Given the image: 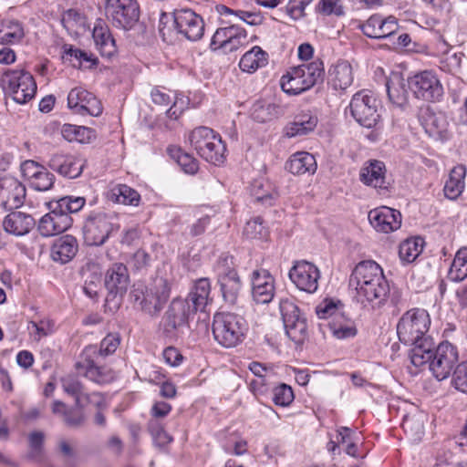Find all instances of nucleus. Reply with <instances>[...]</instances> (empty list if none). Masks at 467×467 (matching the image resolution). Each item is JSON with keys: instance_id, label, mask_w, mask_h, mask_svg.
<instances>
[{"instance_id": "f257e3e1", "label": "nucleus", "mask_w": 467, "mask_h": 467, "mask_svg": "<svg viewBox=\"0 0 467 467\" xmlns=\"http://www.w3.org/2000/svg\"><path fill=\"white\" fill-rule=\"evenodd\" d=\"M430 326V315L422 308H412L406 311L397 324L400 341L412 347L410 359L416 367L426 364L432 356L434 342L427 335Z\"/></svg>"}, {"instance_id": "f03ea898", "label": "nucleus", "mask_w": 467, "mask_h": 467, "mask_svg": "<svg viewBox=\"0 0 467 467\" xmlns=\"http://www.w3.org/2000/svg\"><path fill=\"white\" fill-rule=\"evenodd\" d=\"M349 286L356 291V300L368 309L384 306L389 292L382 268L371 260L355 266L349 276Z\"/></svg>"}, {"instance_id": "7ed1b4c3", "label": "nucleus", "mask_w": 467, "mask_h": 467, "mask_svg": "<svg viewBox=\"0 0 467 467\" xmlns=\"http://www.w3.org/2000/svg\"><path fill=\"white\" fill-rule=\"evenodd\" d=\"M212 301L210 280L199 278L185 299L174 298L171 301L164 317L165 332L171 334L186 325L198 311L204 312Z\"/></svg>"}, {"instance_id": "20e7f679", "label": "nucleus", "mask_w": 467, "mask_h": 467, "mask_svg": "<svg viewBox=\"0 0 467 467\" xmlns=\"http://www.w3.org/2000/svg\"><path fill=\"white\" fill-rule=\"evenodd\" d=\"M247 331L248 324L240 315L220 312L213 316V337L223 348H234L242 343Z\"/></svg>"}, {"instance_id": "39448f33", "label": "nucleus", "mask_w": 467, "mask_h": 467, "mask_svg": "<svg viewBox=\"0 0 467 467\" xmlns=\"http://www.w3.org/2000/svg\"><path fill=\"white\" fill-rule=\"evenodd\" d=\"M119 229V218L115 213L92 212L87 217L83 234L88 245L103 244L109 235Z\"/></svg>"}, {"instance_id": "423d86ee", "label": "nucleus", "mask_w": 467, "mask_h": 467, "mask_svg": "<svg viewBox=\"0 0 467 467\" xmlns=\"http://www.w3.org/2000/svg\"><path fill=\"white\" fill-rule=\"evenodd\" d=\"M192 147L206 161L220 165L224 161L225 145L208 127L194 129L189 135Z\"/></svg>"}, {"instance_id": "0eeeda50", "label": "nucleus", "mask_w": 467, "mask_h": 467, "mask_svg": "<svg viewBox=\"0 0 467 467\" xmlns=\"http://www.w3.org/2000/svg\"><path fill=\"white\" fill-rule=\"evenodd\" d=\"M2 87L17 104H26L34 99L36 84L33 76L23 69L7 70L2 76Z\"/></svg>"}, {"instance_id": "6e6552de", "label": "nucleus", "mask_w": 467, "mask_h": 467, "mask_svg": "<svg viewBox=\"0 0 467 467\" xmlns=\"http://www.w3.org/2000/svg\"><path fill=\"white\" fill-rule=\"evenodd\" d=\"M279 311L287 337L296 344L302 343L306 337L307 325L295 300L291 297L281 298Z\"/></svg>"}, {"instance_id": "1a4fd4ad", "label": "nucleus", "mask_w": 467, "mask_h": 467, "mask_svg": "<svg viewBox=\"0 0 467 467\" xmlns=\"http://www.w3.org/2000/svg\"><path fill=\"white\" fill-rule=\"evenodd\" d=\"M105 15L118 28L130 30L139 21L140 8L136 0H106Z\"/></svg>"}, {"instance_id": "9d476101", "label": "nucleus", "mask_w": 467, "mask_h": 467, "mask_svg": "<svg viewBox=\"0 0 467 467\" xmlns=\"http://www.w3.org/2000/svg\"><path fill=\"white\" fill-rule=\"evenodd\" d=\"M214 270L223 301L229 306L235 305L241 290V281L233 266V258L227 255L221 256Z\"/></svg>"}, {"instance_id": "9b49d317", "label": "nucleus", "mask_w": 467, "mask_h": 467, "mask_svg": "<svg viewBox=\"0 0 467 467\" xmlns=\"http://www.w3.org/2000/svg\"><path fill=\"white\" fill-rule=\"evenodd\" d=\"M379 102L376 97L366 90L357 92L349 104L351 116L368 129L375 127L379 119Z\"/></svg>"}, {"instance_id": "f8f14e48", "label": "nucleus", "mask_w": 467, "mask_h": 467, "mask_svg": "<svg viewBox=\"0 0 467 467\" xmlns=\"http://www.w3.org/2000/svg\"><path fill=\"white\" fill-rule=\"evenodd\" d=\"M172 27L190 41L201 39L204 33V22L202 16L187 8L174 10Z\"/></svg>"}, {"instance_id": "ddd939ff", "label": "nucleus", "mask_w": 467, "mask_h": 467, "mask_svg": "<svg viewBox=\"0 0 467 467\" xmlns=\"http://www.w3.org/2000/svg\"><path fill=\"white\" fill-rule=\"evenodd\" d=\"M458 361L456 348L449 342L441 343L436 348H432V356L426 363L433 376L438 380L447 379Z\"/></svg>"}, {"instance_id": "4468645a", "label": "nucleus", "mask_w": 467, "mask_h": 467, "mask_svg": "<svg viewBox=\"0 0 467 467\" xmlns=\"http://www.w3.org/2000/svg\"><path fill=\"white\" fill-rule=\"evenodd\" d=\"M56 204L55 201L47 202L49 212L38 222L37 230L43 237L60 234L72 225L71 216L56 207Z\"/></svg>"}, {"instance_id": "2eb2a0df", "label": "nucleus", "mask_w": 467, "mask_h": 467, "mask_svg": "<svg viewBox=\"0 0 467 467\" xmlns=\"http://www.w3.org/2000/svg\"><path fill=\"white\" fill-rule=\"evenodd\" d=\"M409 86L418 99L426 101H437L443 96L442 85L431 71L415 75L410 79Z\"/></svg>"}, {"instance_id": "dca6fc26", "label": "nucleus", "mask_w": 467, "mask_h": 467, "mask_svg": "<svg viewBox=\"0 0 467 467\" xmlns=\"http://www.w3.org/2000/svg\"><path fill=\"white\" fill-rule=\"evenodd\" d=\"M97 354V347L89 345L84 348L81 354V360L76 365L79 372L84 373L85 377L89 380L98 384H107L113 381L116 378V373L107 368L99 367L94 364L92 356Z\"/></svg>"}, {"instance_id": "f3484780", "label": "nucleus", "mask_w": 467, "mask_h": 467, "mask_svg": "<svg viewBox=\"0 0 467 467\" xmlns=\"http://www.w3.org/2000/svg\"><path fill=\"white\" fill-rule=\"evenodd\" d=\"M288 275L298 289L309 294L317 290L320 272L314 264L304 260L297 261L290 269Z\"/></svg>"}, {"instance_id": "a211bd4d", "label": "nucleus", "mask_w": 467, "mask_h": 467, "mask_svg": "<svg viewBox=\"0 0 467 467\" xmlns=\"http://www.w3.org/2000/svg\"><path fill=\"white\" fill-rule=\"evenodd\" d=\"M67 107L75 114L97 117L102 112L100 101L82 87L72 88L67 95Z\"/></svg>"}, {"instance_id": "6ab92c4d", "label": "nucleus", "mask_w": 467, "mask_h": 467, "mask_svg": "<svg viewBox=\"0 0 467 467\" xmlns=\"http://www.w3.org/2000/svg\"><path fill=\"white\" fill-rule=\"evenodd\" d=\"M105 287L108 290L107 302L122 297L130 285L128 268L121 263L113 264L105 274Z\"/></svg>"}, {"instance_id": "aec40b11", "label": "nucleus", "mask_w": 467, "mask_h": 467, "mask_svg": "<svg viewBox=\"0 0 467 467\" xmlns=\"http://www.w3.org/2000/svg\"><path fill=\"white\" fill-rule=\"evenodd\" d=\"M26 198L25 186L16 178L5 176L0 179V205L5 210L20 207Z\"/></svg>"}, {"instance_id": "412c9836", "label": "nucleus", "mask_w": 467, "mask_h": 467, "mask_svg": "<svg viewBox=\"0 0 467 467\" xmlns=\"http://www.w3.org/2000/svg\"><path fill=\"white\" fill-rule=\"evenodd\" d=\"M419 121L425 132L435 140H441L447 131L448 121L445 115L435 111L430 106L420 108Z\"/></svg>"}, {"instance_id": "4be33fe9", "label": "nucleus", "mask_w": 467, "mask_h": 467, "mask_svg": "<svg viewBox=\"0 0 467 467\" xmlns=\"http://www.w3.org/2000/svg\"><path fill=\"white\" fill-rule=\"evenodd\" d=\"M368 218L372 227L378 232L390 233L398 230L401 225L400 213L387 206L371 210Z\"/></svg>"}, {"instance_id": "5701e85b", "label": "nucleus", "mask_w": 467, "mask_h": 467, "mask_svg": "<svg viewBox=\"0 0 467 467\" xmlns=\"http://www.w3.org/2000/svg\"><path fill=\"white\" fill-rule=\"evenodd\" d=\"M48 165L60 175L75 179L82 173L85 161L78 156L56 153L50 158Z\"/></svg>"}, {"instance_id": "b1692460", "label": "nucleus", "mask_w": 467, "mask_h": 467, "mask_svg": "<svg viewBox=\"0 0 467 467\" xmlns=\"http://www.w3.org/2000/svg\"><path fill=\"white\" fill-rule=\"evenodd\" d=\"M275 294L274 277L267 270H255L252 275V295L257 304L269 303Z\"/></svg>"}, {"instance_id": "393cba45", "label": "nucleus", "mask_w": 467, "mask_h": 467, "mask_svg": "<svg viewBox=\"0 0 467 467\" xmlns=\"http://www.w3.org/2000/svg\"><path fill=\"white\" fill-rule=\"evenodd\" d=\"M354 80L353 68L347 60H338L332 65L327 73V83L335 90H345Z\"/></svg>"}, {"instance_id": "a878e982", "label": "nucleus", "mask_w": 467, "mask_h": 467, "mask_svg": "<svg viewBox=\"0 0 467 467\" xmlns=\"http://www.w3.org/2000/svg\"><path fill=\"white\" fill-rule=\"evenodd\" d=\"M92 37L99 52L103 57H111L116 52L115 40L109 28L102 19H98L92 30Z\"/></svg>"}, {"instance_id": "bb28decb", "label": "nucleus", "mask_w": 467, "mask_h": 467, "mask_svg": "<svg viewBox=\"0 0 467 467\" xmlns=\"http://www.w3.org/2000/svg\"><path fill=\"white\" fill-rule=\"evenodd\" d=\"M35 224V219L30 214L22 212H13L7 214L3 221L5 232L16 236L28 234Z\"/></svg>"}, {"instance_id": "cd10ccee", "label": "nucleus", "mask_w": 467, "mask_h": 467, "mask_svg": "<svg viewBox=\"0 0 467 467\" xmlns=\"http://www.w3.org/2000/svg\"><path fill=\"white\" fill-rule=\"evenodd\" d=\"M78 250L77 239L69 234L55 241L51 247V258L57 263L67 264L71 261Z\"/></svg>"}, {"instance_id": "c85d7f7f", "label": "nucleus", "mask_w": 467, "mask_h": 467, "mask_svg": "<svg viewBox=\"0 0 467 467\" xmlns=\"http://www.w3.org/2000/svg\"><path fill=\"white\" fill-rule=\"evenodd\" d=\"M385 165L380 161H370L368 165L361 168L360 181L368 185L379 189H387L385 181Z\"/></svg>"}, {"instance_id": "c756f323", "label": "nucleus", "mask_w": 467, "mask_h": 467, "mask_svg": "<svg viewBox=\"0 0 467 467\" xmlns=\"http://www.w3.org/2000/svg\"><path fill=\"white\" fill-rule=\"evenodd\" d=\"M170 297V284L161 276L153 278L150 287V298H148V312L151 313L149 306L153 308V313L160 312Z\"/></svg>"}, {"instance_id": "7c9ffc66", "label": "nucleus", "mask_w": 467, "mask_h": 467, "mask_svg": "<svg viewBox=\"0 0 467 467\" xmlns=\"http://www.w3.org/2000/svg\"><path fill=\"white\" fill-rule=\"evenodd\" d=\"M426 420L427 416L421 411L404 416L402 428L409 440L416 443L422 440L425 433L424 425Z\"/></svg>"}, {"instance_id": "2f4dec72", "label": "nucleus", "mask_w": 467, "mask_h": 467, "mask_svg": "<svg viewBox=\"0 0 467 467\" xmlns=\"http://www.w3.org/2000/svg\"><path fill=\"white\" fill-rule=\"evenodd\" d=\"M285 168L296 175L313 174L317 171V161L315 157L308 152H296L286 162Z\"/></svg>"}, {"instance_id": "473e14b6", "label": "nucleus", "mask_w": 467, "mask_h": 467, "mask_svg": "<svg viewBox=\"0 0 467 467\" xmlns=\"http://www.w3.org/2000/svg\"><path fill=\"white\" fill-rule=\"evenodd\" d=\"M328 327L333 337L340 340L352 338L358 333L355 322L343 313L336 315L329 321Z\"/></svg>"}, {"instance_id": "72a5a7b5", "label": "nucleus", "mask_w": 467, "mask_h": 467, "mask_svg": "<svg viewBox=\"0 0 467 467\" xmlns=\"http://www.w3.org/2000/svg\"><path fill=\"white\" fill-rule=\"evenodd\" d=\"M465 175L466 168L463 165H457L451 171L443 188L448 199L455 200L462 194L465 187Z\"/></svg>"}, {"instance_id": "f704fd0d", "label": "nucleus", "mask_w": 467, "mask_h": 467, "mask_svg": "<svg viewBox=\"0 0 467 467\" xmlns=\"http://www.w3.org/2000/svg\"><path fill=\"white\" fill-rule=\"evenodd\" d=\"M267 62L268 54L260 47L254 46L241 57L239 67L244 72L254 73Z\"/></svg>"}, {"instance_id": "c9c22d12", "label": "nucleus", "mask_w": 467, "mask_h": 467, "mask_svg": "<svg viewBox=\"0 0 467 467\" xmlns=\"http://www.w3.org/2000/svg\"><path fill=\"white\" fill-rule=\"evenodd\" d=\"M317 124V118L310 111L297 114L294 121L287 127L288 137L302 136L312 131Z\"/></svg>"}, {"instance_id": "e433bc0d", "label": "nucleus", "mask_w": 467, "mask_h": 467, "mask_svg": "<svg viewBox=\"0 0 467 467\" xmlns=\"http://www.w3.org/2000/svg\"><path fill=\"white\" fill-rule=\"evenodd\" d=\"M169 156L174 160L182 170L188 174H195L199 169L198 161L190 154L184 152L178 146H170L167 149Z\"/></svg>"}, {"instance_id": "4c0bfd02", "label": "nucleus", "mask_w": 467, "mask_h": 467, "mask_svg": "<svg viewBox=\"0 0 467 467\" xmlns=\"http://www.w3.org/2000/svg\"><path fill=\"white\" fill-rule=\"evenodd\" d=\"M24 29L16 20H4L0 22V44H14L22 39Z\"/></svg>"}, {"instance_id": "58836bf2", "label": "nucleus", "mask_w": 467, "mask_h": 467, "mask_svg": "<svg viewBox=\"0 0 467 467\" xmlns=\"http://www.w3.org/2000/svg\"><path fill=\"white\" fill-rule=\"evenodd\" d=\"M61 134L70 142L88 143L94 138V131L91 129L67 123L62 126Z\"/></svg>"}, {"instance_id": "ea45409f", "label": "nucleus", "mask_w": 467, "mask_h": 467, "mask_svg": "<svg viewBox=\"0 0 467 467\" xmlns=\"http://www.w3.org/2000/svg\"><path fill=\"white\" fill-rule=\"evenodd\" d=\"M423 239L420 237L409 238L400 244L399 255L402 262L412 263L423 249Z\"/></svg>"}, {"instance_id": "a19ab883", "label": "nucleus", "mask_w": 467, "mask_h": 467, "mask_svg": "<svg viewBox=\"0 0 467 467\" xmlns=\"http://www.w3.org/2000/svg\"><path fill=\"white\" fill-rule=\"evenodd\" d=\"M109 198L117 203L138 205L140 194L126 184H119L111 189Z\"/></svg>"}, {"instance_id": "79ce46f5", "label": "nucleus", "mask_w": 467, "mask_h": 467, "mask_svg": "<svg viewBox=\"0 0 467 467\" xmlns=\"http://www.w3.org/2000/svg\"><path fill=\"white\" fill-rule=\"evenodd\" d=\"M448 276L454 282L462 281L467 277V247H463L456 253Z\"/></svg>"}, {"instance_id": "37998d69", "label": "nucleus", "mask_w": 467, "mask_h": 467, "mask_svg": "<svg viewBox=\"0 0 467 467\" xmlns=\"http://www.w3.org/2000/svg\"><path fill=\"white\" fill-rule=\"evenodd\" d=\"M281 88L284 92L289 95H298L307 89L309 87L304 83L291 69L281 78Z\"/></svg>"}, {"instance_id": "c03bdc74", "label": "nucleus", "mask_w": 467, "mask_h": 467, "mask_svg": "<svg viewBox=\"0 0 467 467\" xmlns=\"http://www.w3.org/2000/svg\"><path fill=\"white\" fill-rule=\"evenodd\" d=\"M251 193L255 201L264 204L272 205L273 201L276 198L277 193L271 190L270 184L265 185L261 180H256L251 186Z\"/></svg>"}, {"instance_id": "a18cd8bd", "label": "nucleus", "mask_w": 467, "mask_h": 467, "mask_svg": "<svg viewBox=\"0 0 467 467\" xmlns=\"http://www.w3.org/2000/svg\"><path fill=\"white\" fill-rule=\"evenodd\" d=\"M63 390L69 396L75 398L76 406H82V399L88 398L83 391V387L79 380L74 376H66L61 379Z\"/></svg>"}, {"instance_id": "49530a36", "label": "nucleus", "mask_w": 467, "mask_h": 467, "mask_svg": "<svg viewBox=\"0 0 467 467\" xmlns=\"http://www.w3.org/2000/svg\"><path fill=\"white\" fill-rule=\"evenodd\" d=\"M387 92L389 100L398 107L404 106L408 101V91L401 80H391L387 83Z\"/></svg>"}, {"instance_id": "de8ad7c7", "label": "nucleus", "mask_w": 467, "mask_h": 467, "mask_svg": "<svg viewBox=\"0 0 467 467\" xmlns=\"http://www.w3.org/2000/svg\"><path fill=\"white\" fill-rule=\"evenodd\" d=\"M303 65L305 66L306 77L308 78V80H306V85L309 87V88L318 82L323 81L325 76V68L321 60L317 59L311 63Z\"/></svg>"}, {"instance_id": "09e8293b", "label": "nucleus", "mask_w": 467, "mask_h": 467, "mask_svg": "<svg viewBox=\"0 0 467 467\" xmlns=\"http://www.w3.org/2000/svg\"><path fill=\"white\" fill-rule=\"evenodd\" d=\"M234 28H235V25L218 28L212 37L210 48L213 51H223L228 40L232 38Z\"/></svg>"}, {"instance_id": "8fccbe9b", "label": "nucleus", "mask_w": 467, "mask_h": 467, "mask_svg": "<svg viewBox=\"0 0 467 467\" xmlns=\"http://www.w3.org/2000/svg\"><path fill=\"white\" fill-rule=\"evenodd\" d=\"M55 202L57 203L56 207L60 208L68 215H70V213H78L80 211L86 203L84 197L75 196H65Z\"/></svg>"}, {"instance_id": "3c124183", "label": "nucleus", "mask_w": 467, "mask_h": 467, "mask_svg": "<svg viewBox=\"0 0 467 467\" xmlns=\"http://www.w3.org/2000/svg\"><path fill=\"white\" fill-rule=\"evenodd\" d=\"M267 229L263 225L261 217H255L246 223L244 234L250 239H263L267 236Z\"/></svg>"}, {"instance_id": "603ef678", "label": "nucleus", "mask_w": 467, "mask_h": 467, "mask_svg": "<svg viewBox=\"0 0 467 467\" xmlns=\"http://www.w3.org/2000/svg\"><path fill=\"white\" fill-rule=\"evenodd\" d=\"M383 17L379 14L372 15L359 28L365 36L370 38H380V28Z\"/></svg>"}, {"instance_id": "864d4df0", "label": "nucleus", "mask_w": 467, "mask_h": 467, "mask_svg": "<svg viewBox=\"0 0 467 467\" xmlns=\"http://www.w3.org/2000/svg\"><path fill=\"white\" fill-rule=\"evenodd\" d=\"M294 398L292 388L285 383L273 389V401L277 406L286 407L294 400Z\"/></svg>"}, {"instance_id": "5fc2aeb1", "label": "nucleus", "mask_w": 467, "mask_h": 467, "mask_svg": "<svg viewBox=\"0 0 467 467\" xmlns=\"http://www.w3.org/2000/svg\"><path fill=\"white\" fill-rule=\"evenodd\" d=\"M247 43V33L244 28L235 26L234 28V33L232 38H230L227 42L225 48L223 49V53H231L239 49L241 47L244 46Z\"/></svg>"}, {"instance_id": "6e6d98bb", "label": "nucleus", "mask_w": 467, "mask_h": 467, "mask_svg": "<svg viewBox=\"0 0 467 467\" xmlns=\"http://www.w3.org/2000/svg\"><path fill=\"white\" fill-rule=\"evenodd\" d=\"M29 329H32L34 337L36 340L51 335L55 330V323L47 318L41 319L40 321H31L29 323Z\"/></svg>"}, {"instance_id": "4d7b16f0", "label": "nucleus", "mask_w": 467, "mask_h": 467, "mask_svg": "<svg viewBox=\"0 0 467 467\" xmlns=\"http://www.w3.org/2000/svg\"><path fill=\"white\" fill-rule=\"evenodd\" d=\"M119 344V335L116 333H110L101 340L99 348V350L97 349V353L102 357L111 355L118 349Z\"/></svg>"}, {"instance_id": "13d9d810", "label": "nucleus", "mask_w": 467, "mask_h": 467, "mask_svg": "<svg viewBox=\"0 0 467 467\" xmlns=\"http://www.w3.org/2000/svg\"><path fill=\"white\" fill-rule=\"evenodd\" d=\"M54 181V174L49 172L46 168H44L43 171H40V172L37 173L36 178L32 180L30 185L36 191L46 192L52 188Z\"/></svg>"}, {"instance_id": "bf43d9fd", "label": "nucleus", "mask_w": 467, "mask_h": 467, "mask_svg": "<svg viewBox=\"0 0 467 467\" xmlns=\"http://www.w3.org/2000/svg\"><path fill=\"white\" fill-rule=\"evenodd\" d=\"M451 384L457 390L467 394V362H462L455 368Z\"/></svg>"}, {"instance_id": "052dcab7", "label": "nucleus", "mask_w": 467, "mask_h": 467, "mask_svg": "<svg viewBox=\"0 0 467 467\" xmlns=\"http://www.w3.org/2000/svg\"><path fill=\"white\" fill-rule=\"evenodd\" d=\"M150 99L152 103L160 109H167L172 102V97L170 91L164 88H154L150 91Z\"/></svg>"}, {"instance_id": "680f3d73", "label": "nucleus", "mask_w": 467, "mask_h": 467, "mask_svg": "<svg viewBox=\"0 0 467 467\" xmlns=\"http://www.w3.org/2000/svg\"><path fill=\"white\" fill-rule=\"evenodd\" d=\"M149 429L155 446L162 448L171 441V437L163 430L160 423H153L151 421Z\"/></svg>"}, {"instance_id": "e2e57ef3", "label": "nucleus", "mask_w": 467, "mask_h": 467, "mask_svg": "<svg viewBox=\"0 0 467 467\" xmlns=\"http://www.w3.org/2000/svg\"><path fill=\"white\" fill-rule=\"evenodd\" d=\"M316 313L319 318H329L333 319V317L336 315H340L341 312L339 311L337 305L332 301V300H324L322 303H320L317 308Z\"/></svg>"}, {"instance_id": "0e129e2a", "label": "nucleus", "mask_w": 467, "mask_h": 467, "mask_svg": "<svg viewBox=\"0 0 467 467\" xmlns=\"http://www.w3.org/2000/svg\"><path fill=\"white\" fill-rule=\"evenodd\" d=\"M171 410L172 407L169 402L163 400H155L152 403L150 413L152 418V420H156V423H159V420L164 419L167 415H169Z\"/></svg>"}, {"instance_id": "69168bd1", "label": "nucleus", "mask_w": 467, "mask_h": 467, "mask_svg": "<svg viewBox=\"0 0 467 467\" xmlns=\"http://www.w3.org/2000/svg\"><path fill=\"white\" fill-rule=\"evenodd\" d=\"M313 0H289L285 6V11L292 18L296 19L304 16L306 7Z\"/></svg>"}, {"instance_id": "338daca9", "label": "nucleus", "mask_w": 467, "mask_h": 467, "mask_svg": "<svg viewBox=\"0 0 467 467\" xmlns=\"http://www.w3.org/2000/svg\"><path fill=\"white\" fill-rule=\"evenodd\" d=\"M339 2L340 0H321L319 3L320 12L327 16H343L345 14L344 7Z\"/></svg>"}, {"instance_id": "774afa93", "label": "nucleus", "mask_w": 467, "mask_h": 467, "mask_svg": "<svg viewBox=\"0 0 467 467\" xmlns=\"http://www.w3.org/2000/svg\"><path fill=\"white\" fill-rule=\"evenodd\" d=\"M165 362L171 367H178L183 360L182 353L173 347L166 348L162 352Z\"/></svg>"}]
</instances>
